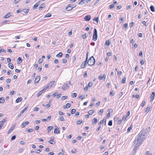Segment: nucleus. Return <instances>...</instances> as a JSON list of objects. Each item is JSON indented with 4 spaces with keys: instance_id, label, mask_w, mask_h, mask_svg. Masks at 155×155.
Returning a JSON list of instances; mask_svg holds the SVG:
<instances>
[{
    "instance_id": "nucleus-1",
    "label": "nucleus",
    "mask_w": 155,
    "mask_h": 155,
    "mask_svg": "<svg viewBox=\"0 0 155 155\" xmlns=\"http://www.w3.org/2000/svg\"><path fill=\"white\" fill-rule=\"evenodd\" d=\"M144 131V129H142L138 135V137L137 139L134 141V142L136 143L135 142L137 141V143L135 145L136 147L138 148L140 145V143H142V141H143L145 139V137H144V135H142V134Z\"/></svg>"
},
{
    "instance_id": "nucleus-2",
    "label": "nucleus",
    "mask_w": 155,
    "mask_h": 155,
    "mask_svg": "<svg viewBox=\"0 0 155 155\" xmlns=\"http://www.w3.org/2000/svg\"><path fill=\"white\" fill-rule=\"evenodd\" d=\"M95 62V59L93 56H92L90 57L87 62L88 64L89 65H93Z\"/></svg>"
},
{
    "instance_id": "nucleus-3",
    "label": "nucleus",
    "mask_w": 155,
    "mask_h": 155,
    "mask_svg": "<svg viewBox=\"0 0 155 155\" xmlns=\"http://www.w3.org/2000/svg\"><path fill=\"white\" fill-rule=\"evenodd\" d=\"M97 31L96 28H94V31L93 33V36L92 39L94 41H96L97 40Z\"/></svg>"
},
{
    "instance_id": "nucleus-4",
    "label": "nucleus",
    "mask_w": 155,
    "mask_h": 155,
    "mask_svg": "<svg viewBox=\"0 0 155 155\" xmlns=\"http://www.w3.org/2000/svg\"><path fill=\"white\" fill-rule=\"evenodd\" d=\"M88 52H87V56L86 60H85V61H84L83 62V63L81 64V67L82 68H84L86 67V65L87 64V58H88Z\"/></svg>"
},
{
    "instance_id": "nucleus-5",
    "label": "nucleus",
    "mask_w": 155,
    "mask_h": 155,
    "mask_svg": "<svg viewBox=\"0 0 155 155\" xmlns=\"http://www.w3.org/2000/svg\"><path fill=\"white\" fill-rule=\"evenodd\" d=\"M98 78L100 80H102L104 81L106 78V75L105 74H103V75H100L98 77Z\"/></svg>"
},
{
    "instance_id": "nucleus-6",
    "label": "nucleus",
    "mask_w": 155,
    "mask_h": 155,
    "mask_svg": "<svg viewBox=\"0 0 155 155\" xmlns=\"http://www.w3.org/2000/svg\"><path fill=\"white\" fill-rule=\"evenodd\" d=\"M55 82V81H53L50 82L47 86L45 87L47 89V88L51 87V86L54 85Z\"/></svg>"
},
{
    "instance_id": "nucleus-7",
    "label": "nucleus",
    "mask_w": 155,
    "mask_h": 155,
    "mask_svg": "<svg viewBox=\"0 0 155 155\" xmlns=\"http://www.w3.org/2000/svg\"><path fill=\"white\" fill-rule=\"evenodd\" d=\"M91 16L90 15H86L84 18V20L87 21H89L91 19Z\"/></svg>"
},
{
    "instance_id": "nucleus-8",
    "label": "nucleus",
    "mask_w": 155,
    "mask_h": 155,
    "mask_svg": "<svg viewBox=\"0 0 155 155\" xmlns=\"http://www.w3.org/2000/svg\"><path fill=\"white\" fill-rule=\"evenodd\" d=\"M150 129V127L149 128H146L145 130L144 129V128H143V129H144V131L143 133V134H142V135H144V136H145V135H146L149 131V129Z\"/></svg>"
},
{
    "instance_id": "nucleus-9",
    "label": "nucleus",
    "mask_w": 155,
    "mask_h": 155,
    "mask_svg": "<svg viewBox=\"0 0 155 155\" xmlns=\"http://www.w3.org/2000/svg\"><path fill=\"white\" fill-rule=\"evenodd\" d=\"M69 88V87L68 86L67 84H65L64 85H63L62 87V89L64 90H66Z\"/></svg>"
},
{
    "instance_id": "nucleus-10",
    "label": "nucleus",
    "mask_w": 155,
    "mask_h": 155,
    "mask_svg": "<svg viewBox=\"0 0 155 155\" xmlns=\"http://www.w3.org/2000/svg\"><path fill=\"white\" fill-rule=\"evenodd\" d=\"M29 123V121H26L24 123H22L21 125V127L22 128H24Z\"/></svg>"
},
{
    "instance_id": "nucleus-11",
    "label": "nucleus",
    "mask_w": 155,
    "mask_h": 155,
    "mask_svg": "<svg viewBox=\"0 0 155 155\" xmlns=\"http://www.w3.org/2000/svg\"><path fill=\"white\" fill-rule=\"evenodd\" d=\"M40 2L39 1L35 3L34 6L33 7L32 9L35 10L36 8L39 6L40 5Z\"/></svg>"
},
{
    "instance_id": "nucleus-12",
    "label": "nucleus",
    "mask_w": 155,
    "mask_h": 155,
    "mask_svg": "<svg viewBox=\"0 0 155 155\" xmlns=\"http://www.w3.org/2000/svg\"><path fill=\"white\" fill-rule=\"evenodd\" d=\"M46 90V89L45 88H44L41 91L38 93V94L37 95V97H39L40 95L42 94L43 92L45 91Z\"/></svg>"
},
{
    "instance_id": "nucleus-13",
    "label": "nucleus",
    "mask_w": 155,
    "mask_h": 155,
    "mask_svg": "<svg viewBox=\"0 0 155 155\" xmlns=\"http://www.w3.org/2000/svg\"><path fill=\"white\" fill-rule=\"evenodd\" d=\"M27 108L28 107H25L24 109L20 112V114L18 115V117H20L23 114V113L26 110Z\"/></svg>"
},
{
    "instance_id": "nucleus-14",
    "label": "nucleus",
    "mask_w": 155,
    "mask_h": 155,
    "mask_svg": "<svg viewBox=\"0 0 155 155\" xmlns=\"http://www.w3.org/2000/svg\"><path fill=\"white\" fill-rule=\"evenodd\" d=\"M40 79V76H37L35 78V83H38Z\"/></svg>"
},
{
    "instance_id": "nucleus-15",
    "label": "nucleus",
    "mask_w": 155,
    "mask_h": 155,
    "mask_svg": "<svg viewBox=\"0 0 155 155\" xmlns=\"http://www.w3.org/2000/svg\"><path fill=\"white\" fill-rule=\"evenodd\" d=\"M155 97V93L154 92H152L150 96V101L151 102L153 100Z\"/></svg>"
},
{
    "instance_id": "nucleus-16",
    "label": "nucleus",
    "mask_w": 155,
    "mask_h": 155,
    "mask_svg": "<svg viewBox=\"0 0 155 155\" xmlns=\"http://www.w3.org/2000/svg\"><path fill=\"white\" fill-rule=\"evenodd\" d=\"M73 7H72L71 5H68L67 7L65 9L67 11H69L72 10L73 9Z\"/></svg>"
},
{
    "instance_id": "nucleus-17",
    "label": "nucleus",
    "mask_w": 155,
    "mask_h": 155,
    "mask_svg": "<svg viewBox=\"0 0 155 155\" xmlns=\"http://www.w3.org/2000/svg\"><path fill=\"white\" fill-rule=\"evenodd\" d=\"M54 134L57 133V134H59L60 133V130L59 128L57 127L55 129L54 131Z\"/></svg>"
},
{
    "instance_id": "nucleus-18",
    "label": "nucleus",
    "mask_w": 155,
    "mask_h": 155,
    "mask_svg": "<svg viewBox=\"0 0 155 155\" xmlns=\"http://www.w3.org/2000/svg\"><path fill=\"white\" fill-rule=\"evenodd\" d=\"M45 7V4L43 3L41 4L40 6L39 7V10H41L42 9L44 8Z\"/></svg>"
},
{
    "instance_id": "nucleus-19",
    "label": "nucleus",
    "mask_w": 155,
    "mask_h": 155,
    "mask_svg": "<svg viewBox=\"0 0 155 155\" xmlns=\"http://www.w3.org/2000/svg\"><path fill=\"white\" fill-rule=\"evenodd\" d=\"M8 67L12 69H13L14 68V65L12 64L11 63H8Z\"/></svg>"
},
{
    "instance_id": "nucleus-20",
    "label": "nucleus",
    "mask_w": 155,
    "mask_h": 155,
    "mask_svg": "<svg viewBox=\"0 0 155 155\" xmlns=\"http://www.w3.org/2000/svg\"><path fill=\"white\" fill-rule=\"evenodd\" d=\"M22 98L21 97H20L17 98L16 101L15 102L17 103H18L19 102H21L22 100Z\"/></svg>"
},
{
    "instance_id": "nucleus-21",
    "label": "nucleus",
    "mask_w": 155,
    "mask_h": 155,
    "mask_svg": "<svg viewBox=\"0 0 155 155\" xmlns=\"http://www.w3.org/2000/svg\"><path fill=\"white\" fill-rule=\"evenodd\" d=\"M15 125L14 126H13L12 127H11V128H10V129L8 131V134H9L15 128Z\"/></svg>"
},
{
    "instance_id": "nucleus-22",
    "label": "nucleus",
    "mask_w": 155,
    "mask_h": 155,
    "mask_svg": "<svg viewBox=\"0 0 155 155\" xmlns=\"http://www.w3.org/2000/svg\"><path fill=\"white\" fill-rule=\"evenodd\" d=\"M5 102L4 98L3 97L0 98V103H3Z\"/></svg>"
},
{
    "instance_id": "nucleus-23",
    "label": "nucleus",
    "mask_w": 155,
    "mask_h": 155,
    "mask_svg": "<svg viewBox=\"0 0 155 155\" xmlns=\"http://www.w3.org/2000/svg\"><path fill=\"white\" fill-rule=\"evenodd\" d=\"M150 9L152 12H155V8L153 5H151L150 7Z\"/></svg>"
},
{
    "instance_id": "nucleus-24",
    "label": "nucleus",
    "mask_w": 155,
    "mask_h": 155,
    "mask_svg": "<svg viewBox=\"0 0 155 155\" xmlns=\"http://www.w3.org/2000/svg\"><path fill=\"white\" fill-rule=\"evenodd\" d=\"M11 14V13H7L4 17V18H8V17H10L11 16V15H10Z\"/></svg>"
},
{
    "instance_id": "nucleus-25",
    "label": "nucleus",
    "mask_w": 155,
    "mask_h": 155,
    "mask_svg": "<svg viewBox=\"0 0 155 155\" xmlns=\"http://www.w3.org/2000/svg\"><path fill=\"white\" fill-rule=\"evenodd\" d=\"M71 105V104H70L69 103H68L66 104V107L64 106V109L66 108H69L70 107Z\"/></svg>"
},
{
    "instance_id": "nucleus-26",
    "label": "nucleus",
    "mask_w": 155,
    "mask_h": 155,
    "mask_svg": "<svg viewBox=\"0 0 155 155\" xmlns=\"http://www.w3.org/2000/svg\"><path fill=\"white\" fill-rule=\"evenodd\" d=\"M62 55V52H60L56 55V57H58L61 58Z\"/></svg>"
},
{
    "instance_id": "nucleus-27",
    "label": "nucleus",
    "mask_w": 155,
    "mask_h": 155,
    "mask_svg": "<svg viewBox=\"0 0 155 155\" xmlns=\"http://www.w3.org/2000/svg\"><path fill=\"white\" fill-rule=\"evenodd\" d=\"M29 10V9H27L26 8H25L23 9V11L25 13L27 14L28 13Z\"/></svg>"
},
{
    "instance_id": "nucleus-28",
    "label": "nucleus",
    "mask_w": 155,
    "mask_h": 155,
    "mask_svg": "<svg viewBox=\"0 0 155 155\" xmlns=\"http://www.w3.org/2000/svg\"><path fill=\"white\" fill-rule=\"evenodd\" d=\"M53 128V127L52 126H49L48 127L47 130H48V133H49V131L51 130L52 128Z\"/></svg>"
},
{
    "instance_id": "nucleus-29",
    "label": "nucleus",
    "mask_w": 155,
    "mask_h": 155,
    "mask_svg": "<svg viewBox=\"0 0 155 155\" xmlns=\"http://www.w3.org/2000/svg\"><path fill=\"white\" fill-rule=\"evenodd\" d=\"M94 112V111L93 110H89L88 112V113L89 115H92Z\"/></svg>"
},
{
    "instance_id": "nucleus-30",
    "label": "nucleus",
    "mask_w": 155,
    "mask_h": 155,
    "mask_svg": "<svg viewBox=\"0 0 155 155\" xmlns=\"http://www.w3.org/2000/svg\"><path fill=\"white\" fill-rule=\"evenodd\" d=\"M101 121H102V124H104V125H106V120L105 118H104L103 120Z\"/></svg>"
},
{
    "instance_id": "nucleus-31",
    "label": "nucleus",
    "mask_w": 155,
    "mask_h": 155,
    "mask_svg": "<svg viewBox=\"0 0 155 155\" xmlns=\"http://www.w3.org/2000/svg\"><path fill=\"white\" fill-rule=\"evenodd\" d=\"M97 120L96 118H94L93 119L92 121L93 124H96L97 122Z\"/></svg>"
},
{
    "instance_id": "nucleus-32",
    "label": "nucleus",
    "mask_w": 155,
    "mask_h": 155,
    "mask_svg": "<svg viewBox=\"0 0 155 155\" xmlns=\"http://www.w3.org/2000/svg\"><path fill=\"white\" fill-rule=\"evenodd\" d=\"M76 112V110L75 109H72L71 111V114H74Z\"/></svg>"
},
{
    "instance_id": "nucleus-33",
    "label": "nucleus",
    "mask_w": 155,
    "mask_h": 155,
    "mask_svg": "<svg viewBox=\"0 0 155 155\" xmlns=\"http://www.w3.org/2000/svg\"><path fill=\"white\" fill-rule=\"evenodd\" d=\"M6 121V120L5 119V118L3 119L2 120L0 121V124H2V125L3 124V123L5 122Z\"/></svg>"
},
{
    "instance_id": "nucleus-34",
    "label": "nucleus",
    "mask_w": 155,
    "mask_h": 155,
    "mask_svg": "<svg viewBox=\"0 0 155 155\" xmlns=\"http://www.w3.org/2000/svg\"><path fill=\"white\" fill-rule=\"evenodd\" d=\"M126 77H124L123 78L122 81V83H124L126 81Z\"/></svg>"
},
{
    "instance_id": "nucleus-35",
    "label": "nucleus",
    "mask_w": 155,
    "mask_h": 155,
    "mask_svg": "<svg viewBox=\"0 0 155 155\" xmlns=\"http://www.w3.org/2000/svg\"><path fill=\"white\" fill-rule=\"evenodd\" d=\"M34 129H28L27 130V131L28 132H31L33 131Z\"/></svg>"
},
{
    "instance_id": "nucleus-36",
    "label": "nucleus",
    "mask_w": 155,
    "mask_h": 155,
    "mask_svg": "<svg viewBox=\"0 0 155 155\" xmlns=\"http://www.w3.org/2000/svg\"><path fill=\"white\" fill-rule=\"evenodd\" d=\"M77 95V93H73L72 94L71 96L72 97L74 98V97H76Z\"/></svg>"
},
{
    "instance_id": "nucleus-37",
    "label": "nucleus",
    "mask_w": 155,
    "mask_h": 155,
    "mask_svg": "<svg viewBox=\"0 0 155 155\" xmlns=\"http://www.w3.org/2000/svg\"><path fill=\"white\" fill-rule=\"evenodd\" d=\"M68 97L66 96H63L61 97V99L62 100H64L67 99Z\"/></svg>"
},
{
    "instance_id": "nucleus-38",
    "label": "nucleus",
    "mask_w": 155,
    "mask_h": 155,
    "mask_svg": "<svg viewBox=\"0 0 155 155\" xmlns=\"http://www.w3.org/2000/svg\"><path fill=\"white\" fill-rule=\"evenodd\" d=\"M93 20L94 21H96L97 23L98 21V17L95 18L93 19Z\"/></svg>"
},
{
    "instance_id": "nucleus-39",
    "label": "nucleus",
    "mask_w": 155,
    "mask_h": 155,
    "mask_svg": "<svg viewBox=\"0 0 155 155\" xmlns=\"http://www.w3.org/2000/svg\"><path fill=\"white\" fill-rule=\"evenodd\" d=\"M112 125V120H110L108 123V125L110 126H111Z\"/></svg>"
},
{
    "instance_id": "nucleus-40",
    "label": "nucleus",
    "mask_w": 155,
    "mask_h": 155,
    "mask_svg": "<svg viewBox=\"0 0 155 155\" xmlns=\"http://www.w3.org/2000/svg\"><path fill=\"white\" fill-rule=\"evenodd\" d=\"M41 151V150L40 149H38L35 151V152L38 153H39Z\"/></svg>"
},
{
    "instance_id": "nucleus-41",
    "label": "nucleus",
    "mask_w": 155,
    "mask_h": 155,
    "mask_svg": "<svg viewBox=\"0 0 155 155\" xmlns=\"http://www.w3.org/2000/svg\"><path fill=\"white\" fill-rule=\"evenodd\" d=\"M51 16V14H50L49 13H48L46 15H45V18L49 17Z\"/></svg>"
},
{
    "instance_id": "nucleus-42",
    "label": "nucleus",
    "mask_w": 155,
    "mask_h": 155,
    "mask_svg": "<svg viewBox=\"0 0 155 155\" xmlns=\"http://www.w3.org/2000/svg\"><path fill=\"white\" fill-rule=\"evenodd\" d=\"M82 123V121L78 120L77 121V124H80Z\"/></svg>"
},
{
    "instance_id": "nucleus-43",
    "label": "nucleus",
    "mask_w": 155,
    "mask_h": 155,
    "mask_svg": "<svg viewBox=\"0 0 155 155\" xmlns=\"http://www.w3.org/2000/svg\"><path fill=\"white\" fill-rule=\"evenodd\" d=\"M132 129V127H131V126H130V127H129L127 130V132L129 133L130 132L131 130Z\"/></svg>"
},
{
    "instance_id": "nucleus-44",
    "label": "nucleus",
    "mask_w": 155,
    "mask_h": 155,
    "mask_svg": "<svg viewBox=\"0 0 155 155\" xmlns=\"http://www.w3.org/2000/svg\"><path fill=\"white\" fill-rule=\"evenodd\" d=\"M54 142V139H51V140H49L48 141V142L50 143V144H54L53 143V142Z\"/></svg>"
},
{
    "instance_id": "nucleus-45",
    "label": "nucleus",
    "mask_w": 155,
    "mask_h": 155,
    "mask_svg": "<svg viewBox=\"0 0 155 155\" xmlns=\"http://www.w3.org/2000/svg\"><path fill=\"white\" fill-rule=\"evenodd\" d=\"M134 22H131L130 23V28L132 27L134 25Z\"/></svg>"
},
{
    "instance_id": "nucleus-46",
    "label": "nucleus",
    "mask_w": 155,
    "mask_h": 155,
    "mask_svg": "<svg viewBox=\"0 0 155 155\" xmlns=\"http://www.w3.org/2000/svg\"><path fill=\"white\" fill-rule=\"evenodd\" d=\"M145 104V101H143L142 103L141 104V106L142 107H144V104Z\"/></svg>"
},
{
    "instance_id": "nucleus-47",
    "label": "nucleus",
    "mask_w": 155,
    "mask_h": 155,
    "mask_svg": "<svg viewBox=\"0 0 155 155\" xmlns=\"http://www.w3.org/2000/svg\"><path fill=\"white\" fill-rule=\"evenodd\" d=\"M75 59L76 57L75 56H73L72 57L71 60L73 62L75 60Z\"/></svg>"
},
{
    "instance_id": "nucleus-48",
    "label": "nucleus",
    "mask_w": 155,
    "mask_h": 155,
    "mask_svg": "<svg viewBox=\"0 0 155 155\" xmlns=\"http://www.w3.org/2000/svg\"><path fill=\"white\" fill-rule=\"evenodd\" d=\"M22 60L21 58L20 57H18L17 59V61H20L21 62L22 61Z\"/></svg>"
},
{
    "instance_id": "nucleus-49",
    "label": "nucleus",
    "mask_w": 155,
    "mask_h": 155,
    "mask_svg": "<svg viewBox=\"0 0 155 155\" xmlns=\"http://www.w3.org/2000/svg\"><path fill=\"white\" fill-rule=\"evenodd\" d=\"M109 95L110 96H112L114 95V92L112 90L111 91H110Z\"/></svg>"
},
{
    "instance_id": "nucleus-50",
    "label": "nucleus",
    "mask_w": 155,
    "mask_h": 155,
    "mask_svg": "<svg viewBox=\"0 0 155 155\" xmlns=\"http://www.w3.org/2000/svg\"><path fill=\"white\" fill-rule=\"evenodd\" d=\"M104 111V110L103 109H101L100 111L98 112V114L99 115H101Z\"/></svg>"
},
{
    "instance_id": "nucleus-51",
    "label": "nucleus",
    "mask_w": 155,
    "mask_h": 155,
    "mask_svg": "<svg viewBox=\"0 0 155 155\" xmlns=\"http://www.w3.org/2000/svg\"><path fill=\"white\" fill-rule=\"evenodd\" d=\"M61 94H58L57 95V97H56V98H57V99H58L61 97Z\"/></svg>"
},
{
    "instance_id": "nucleus-52",
    "label": "nucleus",
    "mask_w": 155,
    "mask_h": 155,
    "mask_svg": "<svg viewBox=\"0 0 155 155\" xmlns=\"http://www.w3.org/2000/svg\"><path fill=\"white\" fill-rule=\"evenodd\" d=\"M58 94V92H55L52 95L53 97H55L57 96V94Z\"/></svg>"
},
{
    "instance_id": "nucleus-53",
    "label": "nucleus",
    "mask_w": 155,
    "mask_h": 155,
    "mask_svg": "<svg viewBox=\"0 0 155 155\" xmlns=\"http://www.w3.org/2000/svg\"><path fill=\"white\" fill-rule=\"evenodd\" d=\"M59 119L61 121H64V118L63 117H60L59 118Z\"/></svg>"
},
{
    "instance_id": "nucleus-54",
    "label": "nucleus",
    "mask_w": 155,
    "mask_h": 155,
    "mask_svg": "<svg viewBox=\"0 0 155 155\" xmlns=\"http://www.w3.org/2000/svg\"><path fill=\"white\" fill-rule=\"evenodd\" d=\"M11 81V79H8L6 80V82L7 83H9Z\"/></svg>"
},
{
    "instance_id": "nucleus-55",
    "label": "nucleus",
    "mask_w": 155,
    "mask_h": 155,
    "mask_svg": "<svg viewBox=\"0 0 155 155\" xmlns=\"http://www.w3.org/2000/svg\"><path fill=\"white\" fill-rule=\"evenodd\" d=\"M78 4L80 5H84V1H83V0L81 1H80L79 3Z\"/></svg>"
},
{
    "instance_id": "nucleus-56",
    "label": "nucleus",
    "mask_w": 155,
    "mask_h": 155,
    "mask_svg": "<svg viewBox=\"0 0 155 155\" xmlns=\"http://www.w3.org/2000/svg\"><path fill=\"white\" fill-rule=\"evenodd\" d=\"M83 1L84 5L87 4L89 2L88 1H87V0H83Z\"/></svg>"
},
{
    "instance_id": "nucleus-57",
    "label": "nucleus",
    "mask_w": 155,
    "mask_h": 155,
    "mask_svg": "<svg viewBox=\"0 0 155 155\" xmlns=\"http://www.w3.org/2000/svg\"><path fill=\"white\" fill-rule=\"evenodd\" d=\"M81 37L82 38H84V39L85 38H86V34H84L82 35L81 36Z\"/></svg>"
},
{
    "instance_id": "nucleus-58",
    "label": "nucleus",
    "mask_w": 155,
    "mask_h": 155,
    "mask_svg": "<svg viewBox=\"0 0 155 155\" xmlns=\"http://www.w3.org/2000/svg\"><path fill=\"white\" fill-rule=\"evenodd\" d=\"M150 109V108L149 107H147L146 108V112H147V113L149 111Z\"/></svg>"
},
{
    "instance_id": "nucleus-59",
    "label": "nucleus",
    "mask_w": 155,
    "mask_h": 155,
    "mask_svg": "<svg viewBox=\"0 0 155 155\" xmlns=\"http://www.w3.org/2000/svg\"><path fill=\"white\" fill-rule=\"evenodd\" d=\"M145 155H152V153H150V152L147 151L146 152Z\"/></svg>"
},
{
    "instance_id": "nucleus-60",
    "label": "nucleus",
    "mask_w": 155,
    "mask_h": 155,
    "mask_svg": "<svg viewBox=\"0 0 155 155\" xmlns=\"http://www.w3.org/2000/svg\"><path fill=\"white\" fill-rule=\"evenodd\" d=\"M43 62V60L42 59H41V58H40L39 60H38V62L39 64H41Z\"/></svg>"
},
{
    "instance_id": "nucleus-61",
    "label": "nucleus",
    "mask_w": 155,
    "mask_h": 155,
    "mask_svg": "<svg viewBox=\"0 0 155 155\" xmlns=\"http://www.w3.org/2000/svg\"><path fill=\"white\" fill-rule=\"evenodd\" d=\"M16 138V136L15 135H14L11 138V140H15Z\"/></svg>"
},
{
    "instance_id": "nucleus-62",
    "label": "nucleus",
    "mask_w": 155,
    "mask_h": 155,
    "mask_svg": "<svg viewBox=\"0 0 155 155\" xmlns=\"http://www.w3.org/2000/svg\"><path fill=\"white\" fill-rule=\"evenodd\" d=\"M20 1V0H15L14 1V3L15 4H17Z\"/></svg>"
},
{
    "instance_id": "nucleus-63",
    "label": "nucleus",
    "mask_w": 155,
    "mask_h": 155,
    "mask_svg": "<svg viewBox=\"0 0 155 155\" xmlns=\"http://www.w3.org/2000/svg\"><path fill=\"white\" fill-rule=\"evenodd\" d=\"M122 7L121 6V5H118L117 7V10L120 9Z\"/></svg>"
},
{
    "instance_id": "nucleus-64",
    "label": "nucleus",
    "mask_w": 155,
    "mask_h": 155,
    "mask_svg": "<svg viewBox=\"0 0 155 155\" xmlns=\"http://www.w3.org/2000/svg\"><path fill=\"white\" fill-rule=\"evenodd\" d=\"M54 154V153L52 152H50L48 154V155H53Z\"/></svg>"
}]
</instances>
